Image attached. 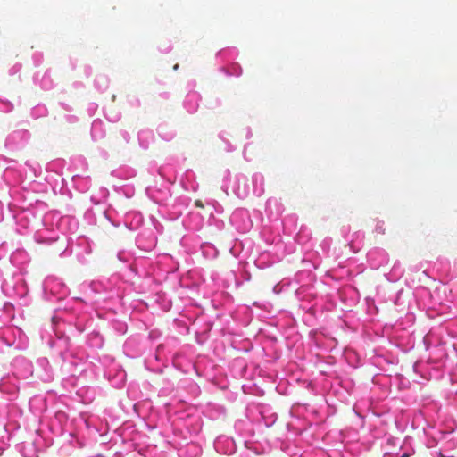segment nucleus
Masks as SVG:
<instances>
[{
  "label": "nucleus",
  "mask_w": 457,
  "mask_h": 457,
  "mask_svg": "<svg viewBox=\"0 0 457 457\" xmlns=\"http://www.w3.org/2000/svg\"><path fill=\"white\" fill-rule=\"evenodd\" d=\"M195 205L199 206V207H203V204L200 203V201H196Z\"/></svg>",
  "instance_id": "nucleus-1"
},
{
  "label": "nucleus",
  "mask_w": 457,
  "mask_h": 457,
  "mask_svg": "<svg viewBox=\"0 0 457 457\" xmlns=\"http://www.w3.org/2000/svg\"><path fill=\"white\" fill-rule=\"evenodd\" d=\"M401 457H410V456H409V454L404 453V454H403Z\"/></svg>",
  "instance_id": "nucleus-2"
}]
</instances>
